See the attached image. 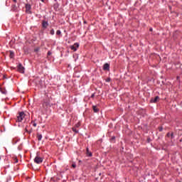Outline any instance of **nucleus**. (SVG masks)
<instances>
[{"label": "nucleus", "instance_id": "nucleus-1", "mask_svg": "<svg viewBox=\"0 0 182 182\" xmlns=\"http://www.w3.org/2000/svg\"><path fill=\"white\" fill-rule=\"evenodd\" d=\"M43 107L45 109V110H46L48 107H50V100H49V99L44 100L43 102Z\"/></svg>", "mask_w": 182, "mask_h": 182}, {"label": "nucleus", "instance_id": "nucleus-2", "mask_svg": "<svg viewBox=\"0 0 182 182\" xmlns=\"http://www.w3.org/2000/svg\"><path fill=\"white\" fill-rule=\"evenodd\" d=\"M25 117V113L24 112H20L18 114V116L17 117L16 122H21L23 120V118Z\"/></svg>", "mask_w": 182, "mask_h": 182}, {"label": "nucleus", "instance_id": "nucleus-3", "mask_svg": "<svg viewBox=\"0 0 182 182\" xmlns=\"http://www.w3.org/2000/svg\"><path fill=\"white\" fill-rule=\"evenodd\" d=\"M17 70L19 73H25V68L22 65L21 63H19L17 66Z\"/></svg>", "mask_w": 182, "mask_h": 182}, {"label": "nucleus", "instance_id": "nucleus-4", "mask_svg": "<svg viewBox=\"0 0 182 182\" xmlns=\"http://www.w3.org/2000/svg\"><path fill=\"white\" fill-rule=\"evenodd\" d=\"M43 161V158L41 156H36L34 159V163H36V164H41Z\"/></svg>", "mask_w": 182, "mask_h": 182}, {"label": "nucleus", "instance_id": "nucleus-5", "mask_svg": "<svg viewBox=\"0 0 182 182\" xmlns=\"http://www.w3.org/2000/svg\"><path fill=\"white\" fill-rule=\"evenodd\" d=\"M32 9V6H31V4H26V13L31 14H32V11H31Z\"/></svg>", "mask_w": 182, "mask_h": 182}, {"label": "nucleus", "instance_id": "nucleus-6", "mask_svg": "<svg viewBox=\"0 0 182 182\" xmlns=\"http://www.w3.org/2000/svg\"><path fill=\"white\" fill-rule=\"evenodd\" d=\"M77 48H79V43H75L74 45L70 46V50L76 52V50H77Z\"/></svg>", "mask_w": 182, "mask_h": 182}, {"label": "nucleus", "instance_id": "nucleus-7", "mask_svg": "<svg viewBox=\"0 0 182 182\" xmlns=\"http://www.w3.org/2000/svg\"><path fill=\"white\" fill-rule=\"evenodd\" d=\"M110 70V65L109 63H105L103 65V70Z\"/></svg>", "mask_w": 182, "mask_h": 182}, {"label": "nucleus", "instance_id": "nucleus-8", "mask_svg": "<svg viewBox=\"0 0 182 182\" xmlns=\"http://www.w3.org/2000/svg\"><path fill=\"white\" fill-rule=\"evenodd\" d=\"M159 99H160L159 96H156L154 98H151V103H157V102L159 101Z\"/></svg>", "mask_w": 182, "mask_h": 182}, {"label": "nucleus", "instance_id": "nucleus-9", "mask_svg": "<svg viewBox=\"0 0 182 182\" xmlns=\"http://www.w3.org/2000/svg\"><path fill=\"white\" fill-rule=\"evenodd\" d=\"M42 26H43V28H44V29H46V28H48V26H49V23H48V21H43Z\"/></svg>", "mask_w": 182, "mask_h": 182}, {"label": "nucleus", "instance_id": "nucleus-10", "mask_svg": "<svg viewBox=\"0 0 182 182\" xmlns=\"http://www.w3.org/2000/svg\"><path fill=\"white\" fill-rule=\"evenodd\" d=\"M86 154L88 157H92V154L90 151H89V148L86 149Z\"/></svg>", "mask_w": 182, "mask_h": 182}, {"label": "nucleus", "instance_id": "nucleus-11", "mask_svg": "<svg viewBox=\"0 0 182 182\" xmlns=\"http://www.w3.org/2000/svg\"><path fill=\"white\" fill-rule=\"evenodd\" d=\"M167 137H171V139H174V134L173 132L170 133L168 132L167 134H166Z\"/></svg>", "mask_w": 182, "mask_h": 182}, {"label": "nucleus", "instance_id": "nucleus-12", "mask_svg": "<svg viewBox=\"0 0 182 182\" xmlns=\"http://www.w3.org/2000/svg\"><path fill=\"white\" fill-rule=\"evenodd\" d=\"M37 139H38V141H41V140H42V134L38 133L37 134Z\"/></svg>", "mask_w": 182, "mask_h": 182}, {"label": "nucleus", "instance_id": "nucleus-13", "mask_svg": "<svg viewBox=\"0 0 182 182\" xmlns=\"http://www.w3.org/2000/svg\"><path fill=\"white\" fill-rule=\"evenodd\" d=\"M92 109H93L95 113H97V112H99V109H97V107H96V106H92Z\"/></svg>", "mask_w": 182, "mask_h": 182}, {"label": "nucleus", "instance_id": "nucleus-14", "mask_svg": "<svg viewBox=\"0 0 182 182\" xmlns=\"http://www.w3.org/2000/svg\"><path fill=\"white\" fill-rule=\"evenodd\" d=\"M12 9L13 11H16L18 9V6H16V4H14L12 6Z\"/></svg>", "mask_w": 182, "mask_h": 182}, {"label": "nucleus", "instance_id": "nucleus-15", "mask_svg": "<svg viewBox=\"0 0 182 182\" xmlns=\"http://www.w3.org/2000/svg\"><path fill=\"white\" fill-rule=\"evenodd\" d=\"M25 131L26 132V133H32V129H31L30 131L29 130H28V127H26V128H25Z\"/></svg>", "mask_w": 182, "mask_h": 182}, {"label": "nucleus", "instance_id": "nucleus-16", "mask_svg": "<svg viewBox=\"0 0 182 182\" xmlns=\"http://www.w3.org/2000/svg\"><path fill=\"white\" fill-rule=\"evenodd\" d=\"M56 35H58V36H60V35H62V32L60 31V30H58V31H56Z\"/></svg>", "mask_w": 182, "mask_h": 182}, {"label": "nucleus", "instance_id": "nucleus-17", "mask_svg": "<svg viewBox=\"0 0 182 182\" xmlns=\"http://www.w3.org/2000/svg\"><path fill=\"white\" fill-rule=\"evenodd\" d=\"M50 33L51 35H55V30L53 28H52L50 31Z\"/></svg>", "mask_w": 182, "mask_h": 182}, {"label": "nucleus", "instance_id": "nucleus-18", "mask_svg": "<svg viewBox=\"0 0 182 182\" xmlns=\"http://www.w3.org/2000/svg\"><path fill=\"white\" fill-rule=\"evenodd\" d=\"M14 54L12 51L10 52V58H14Z\"/></svg>", "mask_w": 182, "mask_h": 182}, {"label": "nucleus", "instance_id": "nucleus-19", "mask_svg": "<svg viewBox=\"0 0 182 182\" xmlns=\"http://www.w3.org/2000/svg\"><path fill=\"white\" fill-rule=\"evenodd\" d=\"M31 123H33V127H36V123L35 121H32Z\"/></svg>", "mask_w": 182, "mask_h": 182}, {"label": "nucleus", "instance_id": "nucleus-20", "mask_svg": "<svg viewBox=\"0 0 182 182\" xmlns=\"http://www.w3.org/2000/svg\"><path fill=\"white\" fill-rule=\"evenodd\" d=\"M73 131L75 132V133H79V131H77L76 128H73Z\"/></svg>", "mask_w": 182, "mask_h": 182}, {"label": "nucleus", "instance_id": "nucleus-21", "mask_svg": "<svg viewBox=\"0 0 182 182\" xmlns=\"http://www.w3.org/2000/svg\"><path fill=\"white\" fill-rule=\"evenodd\" d=\"M72 167H73V168H76V165L75 164H73Z\"/></svg>", "mask_w": 182, "mask_h": 182}, {"label": "nucleus", "instance_id": "nucleus-22", "mask_svg": "<svg viewBox=\"0 0 182 182\" xmlns=\"http://www.w3.org/2000/svg\"><path fill=\"white\" fill-rule=\"evenodd\" d=\"M106 82H110V78H107V79L106 80Z\"/></svg>", "mask_w": 182, "mask_h": 182}, {"label": "nucleus", "instance_id": "nucleus-23", "mask_svg": "<svg viewBox=\"0 0 182 182\" xmlns=\"http://www.w3.org/2000/svg\"><path fill=\"white\" fill-rule=\"evenodd\" d=\"M162 130H163V128L159 129V132H162Z\"/></svg>", "mask_w": 182, "mask_h": 182}, {"label": "nucleus", "instance_id": "nucleus-24", "mask_svg": "<svg viewBox=\"0 0 182 182\" xmlns=\"http://www.w3.org/2000/svg\"><path fill=\"white\" fill-rule=\"evenodd\" d=\"M48 55H51V53L48 51Z\"/></svg>", "mask_w": 182, "mask_h": 182}, {"label": "nucleus", "instance_id": "nucleus-25", "mask_svg": "<svg viewBox=\"0 0 182 182\" xmlns=\"http://www.w3.org/2000/svg\"><path fill=\"white\" fill-rule=\"evenodd\" d=\"M149 31L151 32L153 31V28H150Z\"/></svg>", "mask_w": 182, "mask_h": 182}, {"label": "nucleus", "instance_id": "nucleus-26", "mask_svg": "<svg viewBox=\"0 0 182 182\" xmlns=\"http://www.w3.org/2000/svg\"><path fill=\"white\" fill-rule=\"evenodd\" d=\"M13 1L15 2V3H16L17 1H16V0H13Z\"/></svg>", "mask_w": 182, "mask_h": 182}, {"label": "nucleus", "instance_id": "nucleus-27", "mask_svg": "<svg viewBox=\"0 0 182 182\" xmlns=\"http://www.w3.org/2000/svg\"><path fill=\"white\" fill-rule=\"evenodd\" d=\"M95 96V94H92V95L91 96V97H93Z\"/></svg>", "mask_w": 182, "mask_h": 182}, {"label": "nucleus", "instance_id": "nucleus-28", "mask_svg": "<svg viewBox=\"0 0 182 182\" xmlns=\"http://www.w3.org/2000/svg\"><path fill=\"white\" fill-rule=\"evenodd\" d=\"M15 163H18V160L17 159H16Z\"/></svg>", "mask_w": 182, "mask_h": 182}, {"label": "nucleus", "instance_id": "nucleus-29", "mask_svg": "<svg viewBox=\"0 0 182 182\" xmlns=\"http://www.w3.org/2000/svg\"><path fill=\"white\" fill-rule=\"evenodd\" d=\"M41 2H45V0H41Z\"/></svg>", "mask_w": 182, "mask_h": 182}]
</instances>
